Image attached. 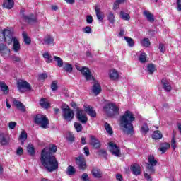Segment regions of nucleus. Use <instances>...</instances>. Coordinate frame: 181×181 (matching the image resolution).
<instances>
[{"instance_id": "obj_1", "label": "nucleus", "mask_w": 181, "mask_h": 181, "mask_svg": "<svg viewBox=\"0 0 181 181\" xmlns=\"http://www.w3.org/2000/svg\"><path fill=\"white\" fill-rule=\"evenodd\" d=\"M56 152H57V146L54 144L49 145L41 152V163L48 172H54V170L59 169V161L53 156V153H56Z\"/></svg>"}, {"instance_id": "obj_2", "label": "nucleus", "mask_w": 181, "mask_h": 181, "mask_svg": "<svg viewBox=\"0 0 181 181\" xmlns=\"http://www.w3.org/2000/svg\"><path fill=\"white\" fill-rule=\"evenodd\" d=\"M0 42H5L7 45L12 43L11 50L14 53H19L21 52V42L16 37H13L12 31L8 29L1 30L0 28Z\"/></svg>"}, {"instance_id": "obj_3", "label": "nucleus", "mask_w": 181, "mask_h": 181, "mask_svg": "<svg viewBox=\"0 0 181 181\" xmlns=\"http://www.w3.org/2000/svg\"><path fill=\"white\" fill-rule=\"evenodd\" d=\"M135 121V117L131 111L127 110L120 117V127L123 132L126 135H134V124L132 122Z\"/></svg>"}, {"instance_id": "obj_4", "label": "nucleus", "mask_w": 181, "mask_h": 181, "mask_svg": "<svg viewBox=\"0 0 181 181\" xmlns=\"http://www.w3.org/2000/svg\"><path fill=\"white\" fill-rule=\"evenodd\" d=\"M103 111L108 117H114V115L119 114V107L115 105V103L107 102L103 107Z\"/></svg>"}, {"instance_id": "obj_5", "label": "nucleus", "mask_w": 181, "mask_h": 181, "mask_svg": "<svg viewBox=\"0 0 181 181\" xmlns=\"http://www.w3.org/2000/svg\"><path fill=\"white\" fill-rule=\"evenodd\" d=\"M62 117L66 121H71L74 118V112L67 104L62 105Z\"/></svg>"}, {"instance_id": "obj_6", "label": "nucleus", "mask_w": 181, "mask_h": 181, "mask_svg": "<svg viewBox=\"0 0 181 181\" xmlns=\"http://www.w3.org/2000/svg\"><path fill=\"white\" fill-rule=\"evenodd\" d=\"M35 122L44 129L47 128V125H49V119L45 115H37L35 118Z\"/></svg>"}, {"instance_id": "obj_7", "label": "nucleus", "mask_w": 181, "mask_h": 181, "mask_svg": "<svg viewBox=\"0 0 181 181\" xmlns=\"http://www.w3.org/2000/svg\"><path fill=\"white\" fill-rule=\"evenodd\" d=\"M76 69L81 71V74H83V77H85L86 80L88 81L90 80H94V77L91 75V72L88 68L76 65Z\"/></svg>"}, {"instance_id": "obj_8", "label": "nucleus", "mask_w": 181, "mask_h": 181, "mask_svg": "<svg viewBox=\"0 0 181 181\" xmlns=\"http://www.w3.org/2000/svg\"><path fill=\"white\" fill-rule=\"evenodd\" d=\"M108 148L112 155H114V156H116L117 158H121V150L115 143L110 141L108 143Z\"/></svg>"}, {"instance_id": "obj_9", "label": "nucleus", "mask_w": 181, "mask_h": 181, "mask_svg": "<svg viewBox=\"0 0 181 181\" xmlns=\"http://www.w3.org/2000/svg\"><path fill=\"white\" fill-rule=\"evenodd\" d=\"M76 118L78 121L81 122V124H87V121H88L87 115L84 113V110H83V109H77Z\"/></svg>"}, {"instance_id": "obj_10", "label": "nucleus", "mask_w": 181, "mask_h": 181, "mask_svg": "<svg viewBox=\"0 0 181 181\" xmlns=\"http://www.w3.org/2000/svg\"><path fill=\"white\" fill-rule=\"evenodd\" d=\"M156 163H158V161L155 160V157L153 156H148L147 172H149L150 173H155V166H156Z\"/></svg>"}, {"instance_id": "obj_11", "label": "nucleus", "mask_w": 181, "mask_h": 181, "mask_svg": "<svg viewBox=\"0 0 181 181\" xmlns=\"http://www.w3.org/2000/svg\"><path fill=\"white\" fill-rule=\"evenodd\" d=\"M17 87L21 93H23L25 90H30V84L25 81H18Z\"/></svg>"}, {"instance_id": "obj_12", "label": "nucleus", "mask_w": 181, "mask_h": 181, "mask_svg": "<svg viewBox=\"0 0 181 181\" xmlns=\"http://www.w3.org/2000/svg\"><path fill=\"white\" fill-rule=\"evenodd\" d=\"M83 108H84L85 112H86V114H88V115L91 117V118H95L97 117V112H95V110H94L93 107H91L87 104H85L83 105Z\"/></svg>"}, {"instance_id": "obj_13", "label": "nucleus", "mask_w": 181, "mask_h": 181, "mask_svg": "<svg viewBox=\"0 0 181 181\" xmlns=\"http://www.w3.org/2000/svg\"><path fill=\"white\" fill-rule=\"evenodd\" d=\"M108 76L110 80L112 81H117V80L119 78V72H118L115 69H112L109 71Z\"/></svg>"}, {"instance_id": "obj_14", "label": "nucleus", "mask_w": 181, "mask_h": 181, "mask_svg": "<svg viewBox=\"0 0 181 181\" xmlns=\"http://www.w3.org/2000/svg\"><path fill=\"white\" fill-rule=\"evenodd\" d=\"M76 163L81 170H84L87 168V164L86 163V160L83 156H79L76 158Z\"/></svg>"}, {"instance_id": "obj_15", "label": "nucleus", "mask_w": 181, "mask_h": 181, "mask_svg": "<svg viewBox=\"0 0 181 181\" xmlns=\"http://www.w3.org/2000/svg\"><path fill=\"white\" fill-rule=\"evenodd\" d=\"M21 16L23 20L25 22H27L28 23H34V22H36V16L34 15H30V16H26L21 11Z\"/></svg>"}, {"instance_id": "obj_16", "label": "nucleus", "mask_w": 181, "mask_h": 181, "mask_svg": "<svg viewBox=\"0 0 181 181\" xmlns=\"http://www.w3.org/2000/svg\"><path fill=\"white\" fill-rule=\"evenodd\" d=\"M90 145H91L93 148H95V149H98V148H100L101 143H100V140L97 139L94 136H90Z\"/></svg>"}, {"instance_id": "obj_17", "label": "nucleus", "mask_w": 181, "mask_h": 181, "mask_svg": "<svg viewBox=\"0 0 181 181\" xmlns=\"http://www.w3.org/2000/svg\"><path fill=\"white\" fill-rule=\"evenodd\" d=\"M131 170L133 173V175H136V176H139V175H141L142 172V169L141 168V165L138 164H134L131 167Z\"/></svg>"}, {"instance_id": "obj_18", "label": "nucleus", "mask_w": 181, "mask_h": 181, "mask_svg": "<svg viewBox=\"0 0 181 181\" xmlns=\"http://www.w3.org/2000/svg\"><path fill=\"white\" fill-rule=\"evenodd\" d=\"M161 83L163 88V90H165V91L169 92L172 90V85L170 84V82H169V81L163 78L162 79Z\"/></svg>"}, {"instance_id": "obj_19", "label": "nucleus", "mask_w": 181, "mask_h": 181, "mask_svg": "<svg viewBox=\"0 0 181 181\" xmlns=\"http://www.w3.org/2000/svg\"><path fill=\"white\" fill-rule=\"evenodd\" d=\"M92 91L95 95H98V94L101 93V86L97 82V81H95L92 88Z\"/></svg>"}, {"instance_id": "obj_20", "label": "nucleus", "mask_w": 181, "mask_h": 181, "mask_svg": "<svg viewBox=\"0 0 181 181\" xmlns=\"http://www.w3.org/2000/svg\"><path fill=\"white\" fill-rule=\"evenodd\" d=\"M13 104L16 107V108H18L21 111L25 112L26 110L25 108V105H23V104H22V103H21V101H19L16 99L13 100Z\"/></svg>"}, {"instance_id": "obj_21", "label": "nucleus", "mask_w": 181, "mask_h": 181, "mask_svg": "<svg viewBox=\"0 0 181 181\" xmlns=\"http://www.w3.org/2000/svg\"><path fill=\"white\" fill-rule=\"evenodd\" d=\"M92 175L93 177H95L96 179H100L103 176V173L101 172V170L98 168H94L91 171Z\"/></svg>"}, {"instance_id": "obj_22", "label": "nucleus", "mask_w": 181, "mask_h": 181, "mask_svg": "<svg viewBox=\"0 0 181 181\" xmlns=\"http://www.w3.org/2000/svg\"><path fill=\"white\" fill-rule=\"evenodd\" d=\"M95 11L97 19H98L100 22H103V21H104V14L103 13V12H101V9H100V8L96 6L95 8Z\"/></svg>"}, {"instance_id": "obj_23", "label": "nucleus", "mask_w": 181, "mask_h": 181, "mask_svg": "<svg viewBox=\"0 0 181 181\" xmlns=\"http://www.w3.org/2000/svg\"><path fill=\"white\" fill-rule=\"evenodd\" d=\"M13 5H15L13 0L4 1L3 4V6L4 8H6V9H12L13 8Z\"/></svg>"}, {"instance_id": "obj_24", "label": "nucleus", "mask_w": 181, "mask_h": 181, "mask_svg": "<svg viewBox=\"0 0 181 181\" xmlns=\"http://www.w3.org/2000/svg\"><path fill=\"white\" fill-rule=\"evenodd\" d=\"M40 105H41V107H42V108H45V110H47V108L50 107V103L46 98L41 99L40 100Z\"/></svg>"}, {"instance_id": "obj_25", "label": "nucleus", "mask_w": 181, "mask_h": 181, "mask_svg": "<svg viewBox=\"0 0 181 181\" xmlns=\"http://www.w3.org/2000/svg\"><path fill=\"white\" fill-rule=\"evenodd\" d=\"M169 148H170V144L169 143H163L160 145V148L158 149L162 152V153H165Z\"/></svg>"}, {"instance_id": "obj_26", "label": "nucleus", "mask_w": 181, "mask_h": 181, "mask_svg": "<svg viewBox=\"0 0 181 181\" xmlns=\"http://www.w3.org/2000/svg\"><path fill=\"white\" fill-rule=\"evenodd\" d=\"M143 13L146 16V18L147 19V21H148V22L155 21V18L153 17V15L151 12L146 10L144 11Z\"/></svg>"}, {"instance_id": "obj_27", "label": "nucleus", "mask_w": 181, "mask_h": 181, "mask_svg": "<svg viewBox=\"0 0 181 181\" xmlns=\"http://www.w3.org/2000/svg\"><path fill=\"white\" fill-rule=\"evenodd\" d=\"M26 139H28V134L26 133V131L22 130L19 136V140L21 141V145L25 144V141H26Z\"/></svg>"}, {"instance_id": "obj_28", "label": "nucleus", "mask_w": 181, "mask_h": 181, "mask_svg": "<svg viewBox=\"0 0 181 181\" xmlns=\"http://www.w3.org/2000/svg\"><path fill=\"white\" fill-rule=\"evenodd\" d=\"M46 63H52L53 62V59L52 58V55L48 52H44L42 54Z\"/></svg>"}, {"instance_id": "obj_29", "label": "nucleus", "mask_w": 181, "mask_h": 181, "mask_svg": "<svg viewBox=\"0 0 181 181\" xmlns=\"http://www.w3.org/2000/svg\"><path fill=\"white\" fill-rule=\"evenodd\" d=\"M163 136L162 133L159 130L154 131L152 135L153 139H162Z\"/></svg>"}, {"instance_id": "obj_30", "label": "nucleus", "mask_w": 181, "mask_h": 181, "mask_svg": "<svg viewBox=\"0 0 181 181\" xmlns=\"http://www.w3.org/2000/svg\"><path fill=\"white\" fill-rule=\"evenodd\" d=\"M0 88L4 94H8V93H9V87H8L4 82H0Z\"/></svg>"}, {"instance_id": "obj_31", "label": "nucleus", "mask_w": 181, "mask_h": 181, "mask_svg": "<svg viewBox=\"0 0 181 181\" xmlns=\"http://www.w3.org/2000/svg\"><path fill=\"white\" fill-rule=\"evenodd\" d=\"M27 151L31 156H35L36 155V151H35V147H33V145L29 144L27 146Z\"/></svg>"}, {"instance_id": "obj_32", "label": "nucleus", "mask_w": 181, "mask_h": 181, "mask_svg": "<svg viewBox=\"0 0 181 181\" xmlns=\"http://www.w3.org/2000/svg\"><path fill=\"white\" fill-rule=\"evenodd\" d=\"M0 144L1 145H7L8 139L6 138V135L4 133L0 134Z\"/></svg>"}, {"instance_id": "obj_33", "label": "nucleus", "mask_w": 181, "mask_h": 181, "mask_svg": "<svg viewBox=\"0 0 181 181\" xmlns=\"http://www.w3.org/2000/svg\"><path fill=\"white\" fill-rule=\"evenodd\" d=\"M53 42H54V40L53 37H50L49 35H47L45 37L42 44L43 45H52L53 44Z\"/></svg>"}, {"instance_id": "obj_34", "label": "nucleus", "mask_w": 181, "mask_h": 181, "mask_svg": "<svg viewBox=\"0 0 181 181\" xmlns=\"http://www.w3.org/2000/svg\"><path fill=\"white\" fill-rule=\"evenodd\" d=\"M120 18L123 21H129L131 17L129 16V13L128 12L121 11L120 12Z\"/></svg>"}, {"instance_id": "obj_35", "label": "nucleus", "mask_w": 181, "mask_h": 181, "mask_svg": "<svg viewBox=\"0 0 181 181\" xmlns=\"http://www.w3.org/2000/svg\"><path fill=\"white\" fill-rule=\"evenodd\" d=\"M105 129L109 135H112L114 134V131L112 130V127H111V125L108 123H105Z\"/></svg>"}, {"instance_id": "obj_36", "label": "nucleus", "mask_w": 181, "mask_h": 181, "mask_svg": "<svg viewBox=\"0 0 181 181\" xmlns=\"http://www.w3.org/2000/svg\"><path fill=\"white\" fill-rule=\"evenodd\" d=\"M64 70H65L66 73H71L73 71V66L69 63H65L64 66Z\"/></svg>"}, {"instance_id": "obj_37", "label": "nucleus", "mask_w": 181, "mask_h": 181, "mask_svg": "<svg viewBox=\"0 0 181 181\" xmlns=\"http://www.w3.org/2000/svg\"><path fill=\"white\" fill-rule=\"evenodd\" d=\"M54 60L57 62L58 67H63V59L62 58L54 56Z\"/></svg>"}, {"instance_id": "obj_38", "label": "nucleus", "mask_w": 181, "mask_h": 181, "mask_svg": "<svg viewBox=\"0 0 181 181\" xmlns=\"http://www.w3.org/2000/svg\"><path fill=\"white\" fill-rule=\"evenodd\" d=\"M66 173L69 175L71 176L76 173V168L74 167L69 165L67 168Z\"/></svg>"}, {"instance_id": "obj_39", "label": "nucleus", "mask_w": 181, "mask_h": 181, "mask_svg": "<svg viewBox=\"0 0 181 181\" xmlns=\"http://www.w3.org/2000/svg\"><path fill=\"white\" fill-rule=\"evenodd\" d=\"M107 21L110 22V23H115V16H114V13L112 12L109 13L107 16Z\"/></svg>"}, {"instance_id": "obj_40", "label": "nucleus", "mask_w": 181, "mask_h": 181, "mask_svg": "<svg viewBox=\"0 0 181 181\" xmlns=\"http://www.w3.org/2000/svg\"><path fill=\"white\" fill-rule=\"evenodd\" d=\"M23 37L24 39V42L26 45H30V38L29 37V36H28V34L26 33V32H23Z\"/></svg>"}, {"instance_id": "obj_41", "label": "nucleus", "mask_w": 181, "mask_h": 181, "mask_svg": "<svg viewBox=\"0 0 181 181\" xmlns=\"http://www.w3.org/2000/svg\"><path fill=\"white\" fill-rule=\"evenodd\" d=\"M139 60L141 63H145L146 62V54L144 52H141L139 55Z\"/></svg>"}, {"instance_id": "obj_42", "label": "nucleus", "mask_w": 181, "mask_h": 181, "mask_svg": "<svg viewBox=\"0 0 181 181\" xmlns=\"http://www.w3.org/2000/svg\"><path fill=\"white\" fill-rule=\"evenodd\" d=\"M155 70H156V68L153 64H149L147 66V71L149 73V74H153Z\"/></svg>"}, {"instance_id": "obj_43", "label": "nucleus", "mask_w": 181, "mask_h": 181, "mask_svg": "<svg viewBox=\"0 0 181 181\" xmlns=\"http://www.w3.org/2000/svg\"><path fill=\"white\" fill-rule=\"evenodd\" d=\"M141 46L144 47H148L151 45V42H149V39L144 38L140 42Z\"/></svg>"}, {"instance_id": "obj_44", "label": "nucleus", "mask_w": 181, "mask_h": 181, "mask_svg": "<svg viewBox=\"0 0 181 181\" xmlns=\"http://www.w3.org/2000/svg\"><path fill=\"white\" fill-rule=\"evenodd\" d=\"M124 40H126L127 43L128 44V46L130 47H132L134 45H135V42H134V40L131 37H124Z\"/></svg>"}, {"instance_id": "obj_45", "label": "nucleus", "mask_w": 181, "mask_h": 181, "mask_svg": "<svg viewBox=\"0 0 181 181\" xmlns=\"http://www.w3.org/2000/svg\"><path fill=\"white\" fill-rule=\"evenodd\" d=\"M74 127L78 132H81V131H83V125L78 122H75Z\"/></svg>"}, {"instance_id": "obj_46", "label": "nucleus", "mask_w": 181, "mask_h": 181, "mask_svg": "<svg viewBox=\"0 0 181 181\" xmlns=\"http://www.w3.org/2000/svg\"><path fill=\"white\" fill-rule=\"evenodd\" d=\"M11 60H12L13 63H14V64L21 63V57L18 55H13L11 57Z\"/></svg>"}, {"instance_id": "obj_47", "label": "nucleus", "mask_w": 181, "mask_h": 181, "mask_svg": "<svg viewBox=\"0 0 181 181\" xmlns=\"http://www.w3.org/2000/svg\"><path fill=\"white\" fill-rule=\"evenodd\" d=\"M149 131V127H148V124H144L141 126V132L142 134H146Z\"/></svg>"}, {"instance_id": "obj_48", "label": "nucleus", "mask_w": 181, "mask_h": 181, "mask_svg": "<svg viewBox=\"0 0 181 181\" xmlns=\"http://www.w3.org/2000/svg\"><path fill=\"white\" fill-rule=\"evenodd\" d=\"M176 136H173V139L171 140V147L173 148V151H175V149H176V139H175Z\"/></svg>"}, {"instance_id": "obj_49", "label": "nucleus", "mask_w": 181, "mask_h": 181, "mask_svg": "<svg viewBox=\"0 0 181 181\" xmlns=\"http://www.w3.org/2000/svg\"><path fill=\"white\" fill-rule=\"evenodd\" d=\"M5 50H9V48H8V46L5 45L4 43L0 44V52H5Z\"/></svg>"}, {"instance_id": "obj_50", "label": "nucleus", "mask_w": 181, "mask_h": 181, "mask_svg": "<svg viewBox=\"0 0 181 181\" xmlns=\"http://www.w3.org/2000/svg\"><path fill=\"white\" fill-rule=\"evenodd\" d=\"M98 155L100 156H104V158H107V151L104 149H100L98 151Z\"/></svg>"}, {"instance_id": "obj_51", "label": "nucleus", "mask_w": 181, "mask_h": 181, "mask_svg": "<svg viewBox=\"0 0 181 181\" xmlns=\"http://www.w3.org/2000/svg\"><path fill=\"white\" fill-rule=\"evenodd\" d=\"M83 32H84V33L90 34V33H92L93 30L91 29V28L90 26H86L83 28Z\"/></svg>"}, {"instance_id": "obj_52", "label": "nucleus", "mask_w": 181, "mask_h": 181, "mask_svg": "<svg viewBox=\"0 0 181 181\" xmlns=\"http://www.w3.org/2000/svg\"><path fill=\"white\" fill-rule=\"evenodd\" d=\"M66 139H68V141H70L71 142H73V141H74V135H73L71 133H68L66 136Z\"/></svg>"}, {"instance_id": "obj_53", "label": "nucleus", "mask_w": 181, "mask_h": 181, "mask_svg": "<svg viewBox=\"0 0 181 181\" xmlns=\"http://www.w3.org/2000/svg\"><path fill=\"white\" fill-rule=\"evenodd\" d=\"M16 127V122H10L8 123V128H9V129H15Z\"/></svg>"}, {"instance_id": "obj_54", "label": "nucleus", "mask_w": 181, "mask_h": 181, "mask_svg": "<svg viewBox=\"0 0 181 181\" xmlns=\"http://www.w3.org/2000/svg\"><path fill=\"white\" fill-rule=\"evenodd\" d=\"M51 88L53 91H56L57 90V83L56 81H53L51 84Z\"/></svg>"}, {"instance_id": "obj_55", "label": "nucleus", "mask_w": 181, "mask_h": 181, "mask_svg": "<svg viewBox=\"0 0 181 181\" xmlns=\"http://www.w3.org/2000/svg\"><path fill=\"white\" fill-rule=\"evenodd\" d=\"M47 78V74L43 73L39 75V80H46Z\"/></svg>"}, {"instance_id": "obj_56", "label": "nucleus", "mask_w": 181, "mask_h": 181, "mask_svg": "<svg viewBox=\"0 0 181 181\" xmlns=\"http://www.w3.org/2000/svg\"><path fill=\"white\" fill-rule=\"evenodd\" d=\"M158 49L161 53H165V45L163 44H159Z\"/></svg>"}, {"instance_id": "obj_57", "label": "nucleus", "mask_w": 181, "mask_h": 181, "mask_svg": "<svg viewBox=\"0 0 181 181\" xmlns=\"http://www.w3.org/2000/svg\"><path fill=\"white\" fill-rule=\"evenodd\" d=\"M87 23H93V16L88 15L86 16Z\"/></svg>"}, {"instance_id": "obj_58", "label": "nucleus", "mask_w": 181, "mask_h": 181, "mask_svg": "<svg viewBox=\"0 0 181 181\" xmlns=\"http://www.w3.org/2000/svg\"><path fill=\"white\" fill-rule=\"evenodd\" d=\"M144 177L147 181H152V177L146 173H144Z\"/></svg>"}, {"instance_id": "obj_59", "label": "nucleus", "mask_w": 181, "mask_h": 181, "mask_svg": "<svg viewBox=\"0 0 181 181\" xmlns=\"http://www.w3.org/2000/svg\"><path fill=\"white\" fill-rule=\"evenodd\" d=\"M177 9L181 12V0H177Z\"/></svg>"}, {"instance_id": "obj_60", "label": "nucleus", "mask_w": 181, "mask_h": 181, "mask_svg": "<svg viewBox=\"0 0 181 181\" xmlns=\"http://www.w3.org/2000/svg\"><path fill=\"white\" fill-rule=\"evenodd\" d=\"M16 153L17 155H22L23 153V149L22 148V147H19L17 151H16Z\"/></svg>"}, {"instance_id": "obj_61", "label": "nucleus", "mask_w": 181, "mask_h": 181, "mask_svg": "<svg viewBox=\"0 0 181 181\" xmlns=\"http://www.w3.org/2000/svg\"><path fill=\"white\" fill-rule=\"evenodd\" d=\"M83 151H84V153H85V155H86V156H88V155H90V150L88 148L87 146L84 147Z\"/></svg>"}, {"instance_id": "obj_62", "label": "nucleus", "mask_w": 181, "mask_h": 181, "mask_svg": "<svg viewBox=\"0 0 181 181\" xmlns=\"http://www.w3.org/2000/svg\"><path fill=\"white\" fill-rule=\"evenodd\" d=\"M118 8H119V3H117V1H115L113 6L114 11H117Z\"/></svg>"}, {"instance_id": "obj_63", "label": "nucleus", "mask_w": 181, "mask_h": 181, "mask_svg": "<svg viewBox=\"0 0 181 181\" xmlns=\"http://www.w3.org/2000/svg\"><path fill=\"white\" fill-rule=\"evenodd\" d=\"M116 179H117V181L124 180V179L122 178V175H121L120 174L116 175Z\"/></svg>"}, {"instance_id": "obj_64", "label": "nucleus", "mask_w": 181, "mask_h": 181, "mask_svg": "<svg viewBox=\"0 0 181 181\" xmlns=\"http://www.w3.org/2000/svg\"><path fill=\"white\" fill-rule=\"evenodd\" d=\"M65 2H66V4H70L71 5H73V4H74V2H76L75 0H64Z\"/></svg>"}]
</instances>
